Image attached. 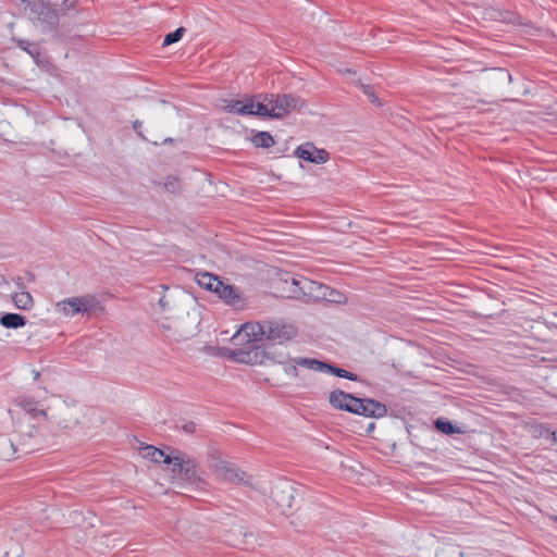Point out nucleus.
<instances>
[{
	"label": "nucleus",
	"instance_id": "obj_38",
	"mask_svg": "<svg viewBox=\"0 0 557 557\" xmlns=\"http://www.w3.org/2000/svg\"><path fill=\"white\" fill-rule=\"evenodd\" d=\"M2 457H3V458H9V457H10V454L3 453V454H2Z\"/></svg>",
	"mask_w": 557,
	"mask_h": 557
},
{
	"label": "nucleus",
	"instance_id": "obj_39",
	"mask_svg": "<svg viewBox=\"0 0 557 557\" xmlns=\"http://www.w3.org/2000/svg\"><path fill=\"white\" fill-rule=\"evenodd\" d=\"M373 429H374V423H370L369 430H373Z\"/></svg>",
	"mask_w": 557,
	"mask_h": 557
},
{
	"label": "nucleus",
	"instance_id": "obj_1",
	"mask_svg": "<svg viewBox=\"0 0 557 557\" xmlns=\"http://www.w3.org/2000/svg\"><path fill=\"white\" fill-rule=\"evenodd\" d=\"M195 281L201 288L213 293L225 306L236 311H244L249 307V297L227 278L209 272H198Z\"/></svg>",
	"mask_w": 557,
	"mask_h": 557
},
{
	"label": "nucleus",
	"instance_id": "obj_18",
	"mask_svg": "<svg viewBox=\"0 0 557 557\" xmlns=\"http://www.w3.org/2000/svg\"><path fill=\"white\" fill-rule=\"evenodd\" d=\"M434 425L437 431L446 435L463 433V431H461L459 426L455 425L451 421L443 418H438L437 420H435Z\"/></svg>",
	"mask_w": 557,
	"mask_h": 557
},
{
	"label": "nucleus",
	"instance_id": "obj_10",
	"mask_svg": "<svg viewBox=\"0 0 557 557\" xmlns=\"http://www.w3.org/2000/svg\"><path fill=\"white\" fill-rule=\"evenodd\" d=\"M354 413L367 418H382L387 414V408L375 399L358 397Z\"/></svg>",
	"mask_w": 557,
	"mask_h": 557
},
{
	"label": "nucleus",
	"instance_id": "obj_22",
	"mask_svg": "<svg viewBox=\"0 0 557 557\" xmlns=\"http://www.w3.org/2000/svg\"><path fill=\"white\" fill-rule=\"evenodd\" d=\"M184 33H185V28L178 27L174 32L166 34L163 39V46H170L174 42H177L183 37Z\"/></svg>",
	"mask_w": 557,
	"mask_h": 557
},
{
	"label": "nucleus",
	"instance_id": "obj_14",
	"mask_svg": "<svg viewBox=\"0 0 557 557\" xmlns=\"http://www.w3.org/2000/svg\"><path fill=\"white\" fill-rule=\"evenodd\" d=\"M223 110L228 113L239 115H248L252 111V98H245V100H224Z\"/></svg>",
	"mask_w": 557,
	"mask_h": 557
},
{
	"label": "nucleus",
	"instance_id": "obj_11",
	"mask_svg": "<svg viewBox=\"0 0 557 557\" xmlns=\"http://www.w3.org/2000/svg\"><path fill=\"white\" fill-rule=\"evenodd\" d=\"M295 156L314 164H323L330 159V153L325 149L317 148L312 143H305L297 147Z\"/></svg>",
	"mask_w": 557,
	"mask_h": 557
},
{
	"label": "nucleus",
	"instance_id": "obj_26",
	"mask_svg": "<svg viewBox=\"0 0 557 557\" xmlns=\"http://www.w3.org/2000/svg\"><path fill=\"white\" fill-rule=\"evenodd\" d=\"M178 428L186 434H195L197 432V424L193 421H185Z\"/></svg>",
	"mask_w": 557,
	"mask_h": 557
},
{
	"label": "nucleus",
	"instance_id": "obj_30",
	"mask_svg": "<svg viewBox=\"0 0 557 557\" xmlns=\"http://www.w3.org/2000/svg\"><path fill=\"white\" fill-rule=\"evenodd\" d=\"M159 306L162 309V311L170 309V304H169L168 299L165 298V296H162L159 299Z\"/></svg>",
	"mask_w": 557,
	"mask_h": 557
},
{
	"label": "nucleus",
	"instance_id": "obj_12",
	"mask_svg": "<svg viewBox=\"0 0 557 557\" xmlns=\"http://www.w3.org/2000/svg\"><path fill=\"white\" fill-rule=\"evenodd\" d=\"M357 401V396L342 389H334L329 395V403L334 409L350 413H354Z\"/></svg>",
	"mask_w": 557,
	"mask_h": 557
},
{
	"label": "nucleus",
	"instance_id": "obj_13",
	"mask_svg": "<svg viewBox=\"0 0 557 557\" xmlns=\"http://www.w3.org/2000/svg\"><path fill=\"white\" fill-rule=\"evenodd\" d=\"M292 491V485L288 482L281 483L272 488V498L283 512H285V509L292 507L294 499Z\"/></svg>",
	"mask_w": 557,
	"mask_h": 557
},
{
	"label": "nucleus",
	"instance_id": "obj_21",
	"mask_svg": "<svg viewBox=\"0 0 557 557\" xmlns=\"http://www.w3.org/2000/svg\"><path fill=\"white\" fill-rule=\"evenodd\" d=\"M272 107H269V104L261 102V101H255L252 99V112L249 115H256L260 117H271L272 119Z\"/></svg>",
	"mask_w": 557,
	"mask_h": 557
},
{
	"label": "nucleus",
	"instance_id": "obj_35",
	"mask_svg": "<svg viewBox=\"0 0 557 557\" xmlns=\"http://www.w3.org/2000/svg\"><path fill=\"white\" fill-rule=\"evenodd\" d=\"M552 115H554L555 119L557 120V103H556L555 110L552 112Z\"/></svg>",
	"mask_w": 557,
	"mask_h": 557
},
{
	"label": "nucleus",
	"instance_id": "obj_34",
	"mask_svg": "<svg viewBox=\"0 0 557 557\" xmlns=\"http://www.w3.org/2000/svg\"><path fill=\"white\" fill-rule=\"evenodd\" d=\"M165 186H166L168 188H174V182H168V183L165 184Z\"/></svg>",
	"mask_w": 557,
	"mask_h": 557
},
{
	"label": "nucleus",
	"instance_id": "obj_37",
	"mask_svg": "<svg viewBox=\"0 0 557 557\" xmlns=\"http://www.w3.org/2000/svg\"><path fill=\"white\" fill-rule=\"evenodd\" d=\"M172 141H173V139H172V138H165V139H164V141H163V144L172 143Z\"/></svg>",
	"mask_w": 557,
	"mask_h": 557
},
{
	"label": "nucleus",
	"instance_id": "obj_24",
	"mask_svg": "<svg viewBox=\"0 0 557 557\" xmlns=\"http://www.w3.org/2000/svg\"><path fill=\"white\" fill-rule=\"evenodd\" d=\"M360 88L362 92L369 98V100L377 106L381 104L379 98L375 96L373 87L370 85L361 84Z\"/></svg>",
	"mask_w": 557,
	"mask_h": 557
},
{
	"label": "nucleus",
	"instance_id": "obj_27",
	"mask_svg": "<svg viewBox=\"0 0 557 557\" xmlns=\"http://www.w3.org/2000/svg\"><path fill=\"white\" fill-rule=\"evenodd\" d=\"M276 97H277V95H273V94H264V95L258 96V98L261 99V102L269 104V107H273L274 99H276Z\"/></svg>",
	"mask_w": 557,
	"mask_h": 557
},
{
	"label": "nucleus",
	"instance_id": "obj_4",
	"mask_svg": "<svg viewBox=\"0 0 557 557\" xmlns=\"http://www.w3.org/2000/svg\"><path fill=\"white\" fill-rule=\"evenodd\" d=\"M290 285L293 287L290 289L293 297L301 298L307 301L321 300L329 296L331 297L332 294H336L337 296L341 297L339 292L332 289L324 284L311 281V280H309L307 277H302V276H300V277L292 276Z\"/></svg>",
	"mask_w": 557,
	"mask_h": 557
},
{
	"label": "nucleus",
	"instance_id": "obj_36",
	"mask_svg": "<svg viewBox=\"0 0 557 557\" xmlns=\"http://www.w3.org/2000/svg\"><path fill=\"white\" fill-rule=\"evenodd\" d=\"M552 437H553V440H554L555 442H557V434H556V432H552Z\"/></svg>",
	"mask_w": 557,
	"mask_h": 557
},
{
	"label": "nucleus",
	"instance_id": "obj_17",
	"mask_svg": "<svg viewBox=\"0 0 557 557\" xmlns=\"http://www.w3.org/2000/svg\"><path fill=\"white\" fill-rule=\"evenodd\" d=\"M302 360H315L314 358H289L286 361H280V363L283 366V370L287 375H290L293 377L298 376V369L297 367H305L306 364H302Z\"/></svg>",
	"mask_w": 557,
	"mask_h": 557
},
{
	"label": "nucleus",
	"instance_id": "obj_23",
	"mask_svg": "<svg viewBox=\"0 0 557 557\" xmlns=\"http://www.w3.org/2000/svg\"><path fill=\"white\" fill-rule=\"evenodd\" d=\"M146 449L148 450V455L151 457L152 461L154 462H163V459L168 457L169 455H165V453L159 448H156L153 446H147Z\"/></svg>",
	"mask_w": 557,
	"mask_h": 557
},
{
	"label": "nucleus",
	"instance_id": "obj_32",
	"mask_svg": "<svg viewBox=\"0 0 557 557\" xmlns=\"http://www.w3.org/2000/svg\"><path fill=\"white\" fill-rule=\"evenodd\" d=\"M343 298H344V296L342 294H341V297L337 296L336 294H332L331 297L329 296L325 299H327L329 301H332V302L341 304Z\"/></svg>",
	"mask_w": 557,
	"mask_h": 557
},
{
	"label": "nucleus",
	"instance_id": "obj_6",
	"mask_svg": "<svg viewBox=\"0 0 557 557\" xmlns=\"http://www.w3.org/2000/svg\"><path fill=\"white\" fill-rule=\"evenodd\" d=\"M100 307L96 296L87 294L81 297H71L57 304V309L66 317H74L78 313L90 314Z\"/></svg>",
	"mask_w": 557,
	"mask_h": 557
},
{
	"label": "nucleus",
	"instance_id": "obj_25",
	"mask_svg": "<svg viewBox=\"0 0 557 557\" xmlns=\"http://www.w3.org/2000/svg\"><path fill=\"white\" fill-rule=\"evenodd\" d=\"M18 47L21 49H23L24 51L28 52L30 55H35V54L39 53L37 45L32 44L27 40H20Z\"/></svg>",
	"mask_w": 557,
	"mask_h": 557
},
{
	"label": "nucleus",
	"instance_id": "obj_28",
	"mask_svg": "<svg viewBox=\"0 0 557 557\" xmlns=\"http://www.w3.org/2000/svg\"><path fill=\"white\" fill-rule=\"evenodd\" d=\"M49 4L53 5V7H59V5H62V7H65L66 9H69L71 7V4H67V0H47Z\"/></svg>",
	"mask_w": 557,
	"mask_h": 557
},
{
	"label": "nucleus",
	"instance_id": "obj_7",
	"mask_svg": "<svg viewBox=\"0 0 557 557\" xmlns=\"http://www.w3.org/2000/svg\"><path fill=\"white\" fill-rule=\"evenodd\" d=\"M209 468L221 481L234 484L247 483L246 473L244 471L234 463L220 459L219 457L211 456L209 458Z\"/></svg>",
	"mask_w": 557,
	"mask_h": 557
},
{
	"label": "nucleus",
	"instance_id": "obj_15",
	"mask_svg": "<svg viewBox=\"0 0 557 557\" xmlns=\"http://www.w3.org/2000/svg\"><path fill=\"white\" fill-rule=\"evenodd\" d=\"M17 405L33 418L46 417L47 413L44 409L39 408V403L34 398L21 396L16 400Z\"/></svg>",
	"mask_w": 557,
	"mask_h": 557
},
{
	"label": "nucleus",
	"instance_id": "obj_33",
	"mask_svg": "<svg viewBox=\"0 0 557 557\" xmlns=\"http://www.w3.org/2000/svg\"><path fill=\"white\" fill-rule=\"evenodd\" d=\"M450 555H451L453 557H462V555H463V554H462V552H459V550H453V552L450 553Z\"/></svg>",
	"mask_w": 557,
	"mask_h": 557
},
{
	"label": "nucleus",
	"instance_id": "obj_29",
	"mask_svg": "<svg viewBox=\"0 0 557 557\" xmlns=\"http://www.w3.org/2000/svg\"><path fill=\"white\" fill-rule=\"evenodd\" d=\"M0 446L1 447H10V448H12L13 453L16 450L13 442H11L10 440L2 437V436L0 437Z\"/></svg>",
	"mask_w": 557,
	"mask_h": 557
},
{
	"label": "nucleus",
	"instance_id": "obj_2",
	"mask_svg": "<svg viewBox=\"0 0 557 557\" xmlns=\"http://www.w3.org/2000/svg\"><path fill=\"white\" fill-rule=\"evenodd\" d=\"M247 335H251L255 342L267 341L272 344H283L297 334V329L282 320H267L245 326Z\"/></svg>",
	"mask_w": 557,
	"mask_h": 557
},
{
	"label": "nucleus",
	"instance_id": "obj_31",
	"mask_svg": "<svg viewBox=\"0 0 557 557\" xmlns=\"http://www.w3.org/2000/svg\"><path fill=\"white\" fill-rule=\"evenodd\" d=\"M141 125L143 123L138 120H136L134 123H133V128L134 131L137 133L138 136L143 137L144 138V135L143 133L140 132V128H141Z\"/></svg>",
	"mask_w": 557,
	"mask_h": 557
},
{
	"label": "nucleus",
	"instance_id": "obj_9",
	"mask_svg": "<svg viewBox=\"0 0 557 557\" xmlns=\"http://www.w3.org/2000/svg\"><path fill=\"white\" fill-rule=\"evenodd\" d=\"M302 364H306V368L309 370H312L314 372H325L333 374L337 377L347 379L350 381H358L359 377L356 373H352L350 371H347L343 368H338L332 363H327L321 360H302Z\"/></svg>",
	"mask_w": 557,
	"mask_h": 557
},
{
	"label": "nucleus",
	"instance_id": "obj_8",
	"mask_svg": "<svg viewBox=\"0 0 557 557\" xmlns=\"http://www.w3.org/2000/svg\"><path fill=\"white\" fill-rule=\"evenodd\" d=\"M304 106L305 101L300 97L292 94L277 95L271 110L272 119H282L290 111L300 110Z\"/></svg>",
	"mask_w": 557,
	"mask_h": 557
},
{
	"label": "nucleus",
	"instance_id": "obj_20",
	"mask_svg": "<svg viewBox=\"0 0 557 557\" xmlns=\"http://www.w3.org/2000/svg\"><path fill=\"white\" fill-rule=\"evenodd\" d=\"M251 143L258 148H270L275 144L273 136L269 132H258L252 136Z\"/></svg>",
	"mask_w": 557,
	"mask_h": 557
},
{
	"label": "nucleus",
	"instance_id": "obj_5",
	"mask_svg": "<svg viewBox=\"0 0 557 557\" xmlns=\"http://www.w3.org/2000/svg\"><path fill=\"white\" fill-rule=\"evenodd\" d=\"M26 2L29 9L30 17L37 21L44 30H53L59 24V14L51 4L41 0H21Z\"/></svg>",
	"mask_w": 557,
	"mask_h": 557
},
{
	"label": "nucleus",
	"instance_id": "obj_16",
	"mask_svg": "<svg viewBox=\"0 0 557 557\" xmlns=\"http://www.w3.org/2000/svg\"><path fill=\"white\" fill-rule=\"evenodd\" d=\"M26 318L18 313H3L0 318V324L5 329H20L26 325Z\"/></svg>",
	"mask_w": 557,
	"mask_h": 557
},
{
	"label": "nucleus",
	"instance_id": "obj_19",
	"mask_svg": "<svg viewBox=\"0 0 557 557\" xmlns=\"http://www.w3.org/2000/svg\"><path fill=\"white\" fill-rule=\"evenodd\" d=\"M12 299H13L14 305L18 309H22V310H29L33 307V305H34V300H33L32 295L28 292H25V290L20 292V293H15L12 296Z\"/></svg>",
	"mask_w": 557,
	"mask_h": 557
},
{
	"label": "nucleus",
	"instance_id": "obj_3",
	"mask_svg": "<svg viewBox=\"0 0 557 557\" xmlns=\"http://www.w3.org/2000/svg\"><path fill=\"white\" fill-rule=\"evenodd\" d=\"M163 463L172 466L171 470L175 478L190 484L203 481L205 472L199 468L197 460L183 453L176 451L175 455L165 457Z\"/></svg>",
	"mask_w": 557,
	"mask_h": 557
}]
</instances>
